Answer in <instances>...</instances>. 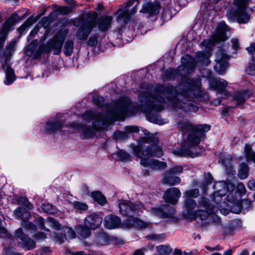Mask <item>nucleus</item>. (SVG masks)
<instances>
[{
  "instance_id": "1",
  "label": "nucleus",
  "mask_w": 255,
  "mask_h": 255,
  "mask_svg": "<svg viewBox=\"0 0 255 255\" xmlns=\"http://www.w3.org/2000/svg\"><path fill=\"white\" fill-rule=\"evenodd\" d=\"M172 89L165 90L160 86L154 95L148 92L142 93L139 96V100L145 102L146 104L142 107L140 111L147 114V120L156 124L163 125L165 123L161 117L153 114L154 111L159 112L163 109L165 105L177 109L184 108L185 104L182 103L179 99L173 96Z\"/></svg>"
},
{
  "instance_id": "2",
  "label": "nucleus",
  "mask_w": 255,
  "mask_h": 255,
  "mask_svg": "<svg viewBox=\"0 0 255 255\" xmlns=\"http://www.w3.org/2000/svg\"><path fill=\"white\" fill-rule=\"evenodd\" d=\"M235 185L229 182L220 181L216 182L214 185L215 189H217L213 196L212 200L216 203V205L210 204L207 202L206 199H204V204L203 206L206 208V210H201L198 215L202 220H205L208 216L215 212L218 209H220L222 212L221 208L222 204L226 205L224 202H221L223 197L227 194L226 197L227 200L228 202H233L235 201L234 198L233 197V194L235 190ZM225 206L228 207V205Z\"/></svg>"
},
{
  "instance_id": "3",
  "label": "nucleus",
  "mask_w": 255,
  "mask_h": 255,
  "mask_svg": "<svg viewBox=\"0 0 255 255\" xmlns=\"http://www.w3.org/2000/svg\"><path fill=\"white\" fill-rule=\"evenodd\" d=\"M230 36V32L228 26L224 22H221L216 29V32L213 35L210 39L205 40L201 45L205 48V51L198 52L196 54V59H190L187 66L193 68L196 63H201L203 65H208L210 61L209 60L211 54L212 45L213 43L224 41Z\"/></svg>"
},
{
  "instance_id": "4",
  "label": "nucleus",
  "mask_w": 255,
  "mask_h": 255,
  "mask_svg": "<svg viewBox=\"0 0 255 255\" xmlns=\"http://www.w3.org/2000/svg\"><path fill=\"white\" fill-rule=\"evenodd\" d=\"M119 207L122 215L131 217V219L127 220L122 224L123 228L136 227L144 229L151 227L150 222H145L138 218L132 217L135 214H139L140 212H142L144 208L140 203L133 205L129 201L124 200L119 203Z\"/></svg>"
},
{
  "instance_id": "5",
  "label": "nucleus",
  "mask_w": 255,
  "mask_h": 255,
  "mask_svg": "<svg viewBox=\"0 0 255 255\" xmlns=\"http://www.w3.org/2000/svg\"><path fill=\"white\" fill-rule=\"evenodd\" d=\"M143 147L139 144L138 146H133V153L140 158L141 165L153 169H163L166 167V163L156 160L150 159L152 156H160L162 154L161 149L158 147L152 146L143 150Z\"/></svg>"
},
{
  "instance_id": "6",
  "label": "nucleus",
  "mask_w": 255,
  "mask_h": 255,
  "mask_svg": "<svg viewBox=\"0 0 255 255\" xmlns=\"http://www.w3.org/2000/svg\"><path fill=\"white\" fill-rule=\"evenodd\" d=\"M179 126L183 131L191 132L188 135L186 145L184 146V148L187 146V154L189 155L191 147L197 145L203 137L204 133L209 131L210 128V126L208 125L193 126L189 123L180 124Z\"/></svg>"
},
{
  "instance_id": "7",
  "label": "nucleus",
  "mask_w": 255,
  "mask_h": 255,
  "mask_svg": "<svg viewBox=\"0 0 255 255\" xmlns=\"http://www.w3.org/2000/svg\"><path fill=\"white\" fill-rule=\"evenodd\" d=\"M96 12H89L86 14V18L83 21L81 27L78 29L77 37L80 40H86L89 34L96 24V19L97 17Z\"/></svg>"
},
{
  "instance_id": "8",
  "label": "nucleus",
  "mask_w": 255,
  "mask_h": 255,
  "mask_svg": "<svg viewBox=\"0 0 255 255\" xmlns=\"http://www.w3.org/2000/svg\"><path fill=\"white\" fill-rule=\"evenodd\" d=\"M249 0H234L232 12L239 23H246L250 20V15L246 12Z\"/></svg>"
},
{
  "instance_id": "9",
  "label": "nucleus",
  "mask_w": 255,
  "mask_h": 255,
  "mask_svg": "<svg viewBox=\"0 0 255 255\" xmlns=\"http://www.w3.org/2000/svg\"><path fill=\"white\" fill-rule=\"evenodd\" d=\"M130 101L127 97L120 98L116 104L114 111L112 114V120L118 121L123 120L128 116V111L130 108Z\"/></svg>"
},
{
  "instance_id": "10",
  "label": "nucleus",
  "mask_w": 255,
  "mask_h": 255,
  "mask_svg": "<svg viewBox=\"0 0 255 255\" xmlns=\"http://www.w3.org/2000/svg\"><path fill=\"white\" fill-rule=\"evenodd\" d=\"M199 194V191L198 189H193L186 191L184 195V203L188 208L187 216L191 219H195L197 216H199L198 214L201 211H199L197 213L193 212V214L191 213L192 209L196 205L192 198L197 197Z\"/></svg>"
},
{
  "instance_id": "11",
  "label": "nucleus",
  "mask_w": 255,
  "mask_h": 255,
  "mask_svg": "<svg viewBox=\"0 0 255 255\" xmlns=\"http://www.w3.org/2000/svg\"><path fill=\"white\" fill-rule=\"evenodd\" d=\"M66 30L59 31L49 43V48L54 50V54H58L61 51L64 40L67 34Z\"/></svg>"
},
{
  "instance_id": "12",
  "label": "nucleus",
  "mask_w": 255,
  "mask_h": 255,
  "mask_svg": "<svg viewBox=\"0 0 255 255\" xmlns=\"http://www.w3.org/2000/svg\"><path fill=\"white\" fill-rule=\"evenodd\" d=\"M58 232L55 235H51V237L54 241L59 243H63L66 239H72L75 238L76 234L75 232L69 227L61 228L59 230H57Z\"/></svg>"
},
{
  "instance_id": "13",
  "label": "nucleus",
  "mask_w": 255,
  "mask_h": 255,
  "mask_svg": "<svg viewBox=\"0 0 255 255\" xmlns=\"http://www.w3.org/2000/svg\"><path fill=\"white\" fill-rule=\"evenodd\" d=\"M15 236L19 241L18 244L20 246L26 250H30L35 248L36 244L35 242L29 238H27L24 235L22 229H18L15 232Z\"/></svg>"
},
{
  "instance_id": "14",
  "label": "nucleus",
  "mask_w": 255,
  "mask_h": 255,
  "mask_svg": "<svg viewBox=\"0 0 255 255\" xmlns=\"http://www.w3.org/2000/svg\"><path fill=\"white\" fill-rule=\"evenodd\" d=\"M138 4V0H129L127 3L128 6H133L130 13H129L127 9L120 10L117 17L118 20L120 22L121 20L123 19L125 23H127L129 20L130 16L136 12L137 6Z\"/></svg>"
},
{
  "instance_id": "15",
  "label": "nucleus",
  "mask_w": 255,
  "mask_h": 255,
  "mask_svg": "<svg viewBox=\"0 0 255 255\" xmlns=\"http://www.w3.org/2000/svg\"><path fill=\"white\" fill-rule=\"evenodd\" d=\"M228 56L222 52L217 54L214 68L219 74L222 75L225 72L228 67Z\"/></svg>"
},
{
  "instance_id": "16",
  "label": "nucleus",
  "mask_w": 255,
  "mask_h": 255,
  "mask_svg": "<svg viewBox=\"0 0 255 255\" xmlns=\"http://www.w3.org/2000/svg\"><path fill=\"white\" fill-rule=\"evenodd\" d=\"M211 87L215 89L218 93V94H221V97L226 98L229 96V93L225 89L227 86V82L224 79H211L209 81Z\"/></svg>"
},
{
  "instance_id": "17",
  "label": "nucleus",
  "mask_w": 255,
  "mask_h": 255,
  "mask_svg": "<svg viewBox=\"0 0 255 255\" xmlns=\"http://www.w3.org/2000/svg\"><path fill=\"white\" fill-rule=\"evenodd\" d=\"M35 223L39 228L47 232H49V230L45 227L44 224L55 230H59L60 229V224L56 220L51 217L47 218L45 221H44L43 218H38L35 220Z\"/></svg>"
},
{
  "instance_id": "18",
  "label": "nucleus",
  "mask_w": 255,
  "mask_h": 255,
  "mask_svg": "<svg viewBox=\"0 0 255 255\" xmlns=\"http://www.w3.org/2000/svg\"><path fill=\"white\" fill-rule=\"evenodd\" d=\"M102 221V218L97 214H91L86 217L84 225L92 230H95L100 226Z\"/></svg>"
},
{
  "instance_id": "19",
  "label": "nucleus",
  "mask_w": 255,
  "mask_h": 255,
  "mask_svg": "<svg viewBox=\"0 0 255 255\" xmlns=\"http://www.w3.org/2000/svg\"><path fill=\"white\" fill-rule=\"evenodd\" d=\"M180 196L181 193L179 189L171 188L165 192L163 197L166 202L174 204Z\"/></svg>"
},
{
  "instance_id": "20",
  "label": "nucleus",
  "mask_w": 255,
  "mask_h": 255,
  "mask_svg": "<svg viewBox=\"0 0 255 255\" xmlns=\"http://www.w3.org/2000/svg\"><path fill=\"white\" fill-rule=\"evenodd\" d=\"M160 6L158 2H148L143 5L140 12L148 14L150 16L156 15L159 11Z\"/></svg>"
},
{
  "instance_id": "21",
  "label": "nucleus",
  "mask_w": 255,
  "mask_h": 255,
  "mask_svg": "<svg viewBox=\"0 0 255 255\" xmlns=\"http://www.w3.org/2000/svg\"><path fill=\"white\" fill-rule=\"evenodd\" d=\"M104 224L106 228L109 229H115L120 226L123 228L122 227V224H121V220L117 216H107L105 218Z\"/></svg>"
},
{
  "instance_id": "22",
  "label": "nucleus",
  "mask_w": 255,
  "mask_h": 255,
  "mask_svg": "<svg viewBox=\"0 0 255 255\" xmlns=\"http://www.w3.org/2000/svg\"><path fill=\"white\" fill-rule=\"evenodd\" d=\"M113 18L111 16H103L97 21L99 30L105 31L110 28Z\"/></svg>"
},
{
  "instance_id": "23",
  "label": "nucleus",
  "mask_w": 255,
  "mask_h": 255,
  "mask_svg": "<svg viewBox=\"0 0 255 255\" xmlns=\"http://www.w3.org/2000/svg\"><path fill=\"white\" fill-rule=\"evenodd\" d=\"M161 208H153L151 209L152 214L160 219L162 218H166L170 214V212L168 210L167 206H163Z\"/></svg>"
},
{
  "instance_id": "24",
  "label": "nucleus",
  "mask_w": 255,
  "mask_h": 255,
  "mask_svg": "<svg viewBox=\"0 0 255 255\" xmlns=\"http://www.w3.org/2000/svg\"><path fill=\"white\" fill-rule=\"evenodd\" d=\"M91 229L89 227L78 225L77 227V232L78 235L83 238H87L91 234Z\"/></svg>"
},
{
  "instance_id": "25",
  "label": "nucleus",
  "mask_w": 255,
  "mask_h": 255,
  "mask_svg": "<svg viewBox=\"0 0 255 255\" xmlns=\"http://www.w3.org/2000/svg\"><path fill=\"white\" fill-rule=\"evenodd\" d=\"M251 94V91L245 90L239 92L235 95V99L238 104L243 103L246 99L249 98Z\"/></svg>"
},
{
  "instance_id": "26",
  "label": "nucleus",
  "mask_w": 255,
  "mask_h": 255,
  "mask_svg": "<svg viewBox=\"0 0 255 255\" xmlns=\"http://www.w3.org/2000/svg\"><path fill=\"white\" fill-rule=\"evenodd\" d=\"M15 80L14 70L10 67H7L5 74V80L4 83L6 85L11 84Z\"/></svg>"
},
{
  "instance_id": "27",
  "label": "nucleus",
  "mask_w": 255,
  "mask_h": 255,
  "mask_svg": "<svg viewBox=\"0 0 255 255\" xmlns=\"http://www.w3.org/2000/svg\"><path fill=\"white\" fill-rule=\"evenodd\" d=\"M18 17L17 14L12 15L4 23L2 32L12 29Z\"/></svg>"
},
{
  "instance_id": "28",
  "label": "nucleus",
  "mask_w": 255,
  "mask_h": 255,
  "mask_svg": "<svg viewBox=\"0 0 255 255\" xmlns=\"http://www.w3.org/2000/svg\"><path fill=\"white\" fill-rule=\"evenodd\" d=\"M84 117L87 120L95 119L98 123L101 122L102 124L104 123V120L100 114H96L91 111L86 112L84 115Z\"/></svg>"
},
{
  "instance_id": "29",
  "label": "nucleus",
  "mask_w": 255,
  "mask_h": 255,
  "mask_svg": "<svg viewBox=\"0 0 255 255\" xmlns=\"http://www.w3.org/2000/svg\"><path fill=\"white\" fill-rule=\"evenodd\" d=\"M14 214L23 220H28L30 217V213L23 208H18L14 211Z\"/></svg>"
},
{
  "instance_id": "30",
  "label": "nucleus",
  "mask_w": 255,
  "mask_h": 255,
  "mask_svg": "<svg viewBox=\"0 0 255 255\" xmlns=\"http://www.w3.org/2000/svg\"><path fill=\"white\" fill-rule=\"evenodd\" d=\"M110 239L108 235L104 232H101L97 235L96 242L99 245L108 244Z\"/></svg>"
},
{
  "instance_id": "31",
  "label": "nucleus",
  "mask_w": 255,
  "mask_h": 255,
  "mask_svg": "<svg viewBox=\"0 0 255 255\" xmlns=\"http://www.w3.org/2000/svg\"><path fill=\"white\" fill-rule=\"evenodd\" d=\"M245 154L247 161H253L255 163V152L252 151L251 146L250 144H246Z\"/></svg>"
},
{
  "instance_id": "32",
  "label": "nucleus",
  "mask_w": 255,
  "mask_h": 255,
  "mask_svg": "<svg viewBox=\"0 0 255 255\" xmlns=\"http://www.w3.org/2000/svg\"><path fill=\"white\" fill-rule=\"evenodd\" d=\"M92 197L93 199L101 205H104L106 203L105 197L99 191H95L92 193Z\"/></svg>"
},
{
  "instance_id": "33",
  "label": "nucleus",
  "mask_w": 255,
  "mask_h": 255,
  "mask_svg": "<svg viewBox=\"0 0 255 255\" xmlns=\"http://www.w3.org/2000/svg\"><path fill=\"white\" fill-rule=\"evenodd\" d=\"M238 175L242 179H245L248 177V167L247 164L244 163L240 165Z\"/></svg>"
},
{
  "instance_id": "34",
  "label": "nucleus",
  "mask_w": 255,
  "mask_h": 255,
  "mask_svg": "<svg viewBox=\"0 0 255 255\" xmlns=\"http://www.w3.org/2000/svg\"><path fill=\"white\" fill-rule=\"evenodd\" d=\"M156 251L160 255H168L172 252V249L167 246L160 245L156 247Z\"/></svg>"
},
{
  "instance_id": "35",
  "label": "nucleus",
  "mask_w": 255,
  "mask_h": 255,
  "mask_svg": "<svg viewBox=\"0 0 255 255\" xmlns=\"http://www.w3.org/2000/svg\"><path fill=\"white\" fill-rule=\"evenodd\" d=\"M41 208L43 212L50 214H54L57 211L56 207L50 203L43 204Z\"/></svg>"
},
{
  "instance_id": "36",
  "label": "nucleus",
  "mask_w": 255,
  "mask_h": 255,
  "mask_svg": "<svg viewBox=\"0 0 255 255\" xmlns=\"http://www.w3.org/2000/svg\"><path fill=\"white\" fill-rule=\"evenodd\" d=\"M62 128V125L59 122H49L46 124L45 128L48 130L54 131Z\"/></svg>"
},
{
  "instance_id": "37",
  "label": "nucleus",
  "mask_w": 255,
  "mask_h": 255,
  "mask_svg": "<svg viewBox=\"0 0 255 255\" xmlns=\"http://www.w3.org/2000/svg\"><path fill=\"white\" fill-rule=\"evenodd\" d=\"M74 43L72 40L66 41L64 47V52L67 56H70L73 52Z\"/></svg>"
},
{
  "instance_id": "38",
  "label": "nucleus",
  "mask_w": 255,
  "mask_h": 255,
  "mask_svg": "<svg viewBox=\"0 0 255 255\" xmlns=\"http://www.w3.org/2000/svg\"><path fill=\"white\" fill-rule=\"evenodd\" d=\"M165 179L166 180V182L171 185L179 184L181 182V179L179 177L172 176V174L170 176H168V174L166 173Z\"/></svg>"
},
{
  "instance_id": "39",
  "label": "nucleus",
  "mask_w": 255,
  "mask_h": 255,
  "mask_svg": "<svg viewBox=\"0 0 255 255\" xmlns=\"http://www.w3.org/2000/svg\"><path fill=\"white\" fill-rule=\"evenodd\" d=\"M117 155L118 156L119 159L120 160L128 161L131 160L130 155L123 150L119 151L117 153Z\"/></svg>"
},
{
  "instance_id": "40",
  "label": "nucleus",
  "mask_w": 255,
  "mask_h": 255,
  "mask_svg": "<svg viewBox=\"0 0 255 255\" xmlns=\"http://www.w3.org/2000/svg\"><path fill=\"white\" fill-rule=\"evenodd\" d=\"M72 205L74 208L77 210L83 211L88 209V205L83 202L74 201L73 202Z\"/></svg>"
},
{
  "instance_id": "41",
  "label": "nucleus",
  "mask_w": 255,
  "mask_h": 255,
  "mask_svg": "<svg viewBox=\"0 0 255 255\" xmlns=\"http://www.w3.org/2000/svg\"><path fill=\"white\" fill-rule=\"evenodd\" d=\"M114 138L117 140H123L128 137V134L125 132V130L117 131L114 133Z\"/></svg>"
},
{
  "instance_id": "42",
  "label": "nucleus",
  "mask_w": 255,
  "mask_h": 255,
  "mask_svg": "<svg viewBox=\"0 0 255 255\" xmlns=\"http://www.w3.org/2000/svg\"><path fill=\"white\" fill-rule=\"evenodd\" d=\"M183 168L180 166H173L170 171H168L166 174L168 176H170L173 174H178L182 172Z\"/></svg>"
},
{
  "instance_id": "43",
  "label": "nucleus",
  "mask_w": 255,
  "mask_h": 255,
  "mask_svg": "<svg viewBox=\"0 0 255 255\" xmlns=\"http://www.w3.org/2000/svg\"><path fill=\"white\" fill-rule=\"evenodd\" d=\"M124 130L128 136V134L129 133L138 132L139 131V128L137 127L129 126L126 127Z\"/></svg>"
},
{
  "instance_id": "44",
  "label": "nucleus",
  "mask_w": 255,
  "mask_h": 255,
  "mask_svg": "<svg viewBox=\"0 0 255 255\" xmlns=\"http://www.w3.org/2000/svg\"><path fill=\"white\" fill-rule=\"evenodd\" d=\"M72 6H62L58 9V11L62 14H66L69 13L72 9Z\"/></svg>"
},
{
  "instance_id": "45",
  "label": "nucleus",
  "mask_w": 255,
  "mask_h": 255,
  "mask_svg": "<svg viewBox=\"0 0 255 255\" xmlns=\"http://www.w3.org/2000/svg\"><path fill=\"white\" fill-rule=\"evenodd\" d=\"M246 73L250 75H255V65L253 64L248 66L246 69Z\"/></svg>"
},
{
  "instance_id": "46",
  "label": "nucleus",
  "mask_w": 255,
  "mask_h": 255,
  "mask_svg": "<svg viewBox=\"0 0 255 255\" xmlns=\"http://www.w3.org/2000/svg\"><path fill=\"white\" fill-rule=\"evenodd\" d=\"M5 252L6 255H21L18 253L15 252L12 248L8 247L5 248Z\"/></svg>"
},
{
  "instance_id": "47",
  "label": "nucleus",
  "mask_w": 255,
  "mask_h": 255,
  "mask_svg": "<svg viewBox=\"0 0 255 255\" xmlns=\"http://www.w3.org/2000/svg\"><path fill=\"white\" fill-rule=\"evenodd\" d=\"M232 47L234 49V51L233 52L234 53H236L237 50V48L239 47V41H238V40L237 39H236V38H233L232 39Z\"/></svg>"
},
{
  "instance_id": "48",
  "label": "nucleus",
  "mask_w": 255,
  "mask_h": 255,
  "mask_svg": "<svg viewBox=\"0 0 255 255\" xmlns=\"http://www.w3.org/2000/svg\"><path fill=\"white\" fill-rule=\"evenodd\" d=\"M147 238L149 239H154L155 240L160 241L165 238V236L164 235H154L151 236H148Z\"/></svg>"
},
{
  "instance_id": "49",
  "label": "nucleus",
  "mask_w": 255,
  "mask_h": 255,
  "mask_svg": "<svg viewBox=\"0 0 255 255\" xmlns=\"http://www.w3.org/2000/svg\"><path fill=\"white\" fill-rule=\"evenodd\" d=\"M33 237L37 240H44L46 238V235L43 233H39L33 236Z\"/></svg>"
},
{
  "instance_id": "50",
  "label": "nucleus",
  "mask_w": 255,
  "mask_h": 255,
  "mask_svg": "<svg viewBox=\"0 0 255 255\" xmlns=\"http://www.w3.org/2000/svg\"><path fill=\"white\" fill-rule=\"evenodd\" d=\"M24 226L26 229L28 230L35 231V226L30 222H26L24 224Z\"/></svg>"
},
{
  "instance_id": "51",
  "label": "nucleus",
  "mask_w": 255,
  "mask_h": 255,
  "mask_svg": "<svg viewBox=\"0 0 255 255\" xmlns=\"http://www.w3.org/2000/svg\"><path fill=\"white\" fill-rule=\"evenodd\" d=\"M97 43V39L95 36L92 37L90 38L88 41L89 45L93 46H95Z\"/></svg>"
},
{
  "instance_id": "52",
  "label": "nucleus",
  "mask_w": 255,
  "mask_h": 255,
  "mask_svg": "<svg viewBox=\"0 0 255 255\" xmlns=\"http://www.w3.org/2000/svg\"><path fill=\"white\" fill-rule=\"evenodd\" d=\"M22 202L23 205L29 209H31L33 208L32 205L26 199L22 198Z\"/></svg>"
},
{
  "instance_id": "53",
  "label": "nucleus",
  "mask_w": 255,
  "mask_h": 255,
  "mask_svg": "<svg viewBox=\"0 0 255 255\" xmlns=\"http://www.w3.org/2000/svg\"><path fill=\"white\" fill-rule=\"evenodd\" d=\"M248 187L252 190H255V180L252 179L250 180L248 183Z\"/></svg>"
},
{
  "instance_id": "54",
  "label": "nucleus",
  "mask_w": 255,
  "mask_h": 255,
  "mask_svg": "<svg viewBox=\"0 0 255 255\" xmlns=\"http://www.w3.org/2000/svg\"><path fill=\"white\" fill-rule=\"evenodd\" d=\"M246 49L248 51L249 54L255 52V43H252L250 46L246 48Z\"/></svg>"
},
{
  "instance_id": "55",
  "label": "nucleus",
  "mask_w": 255,
  "mask_h": 255,
  "mask_svg": "<svg viewBox=\"0 0 255 255\" xmlns=\"http://www.w3.org/2000/svg\"><path fill=\"white\" fill-rule=\"evenodd\" d=\"M211 75V72L209 69H206L203 72L202 76L205 78H210Z\"/></svg>"
},
{
  "instance_id": "56",
  "label": "nucleus",
  "mask_w": 255,
  "mask_h": 255,
  "mask_svg": "<svg viewBox=\"0 0 255 255\" xmlns=\"http://www.w3.org/2000/svg\"><path fill=\"white\" fill-rule=\"evenodd\" d=\"M35 21L36 19L34 18L33 17H29L25 22L26 26H30L31 24H32V23L34 22Z\"/></svg>"
},
{
  "instance_id": "57",
  "label": "nucleus",
  "mask_w": 255,
  "mask_h": 255,
  "mask_svg": "<svg viewBox=\"0 0 255 255\" xmlns=\"http://www.w3.org/2000/svg\"><path fill=\"white\" fill-rule=\"evenodd\" d=\"M72 255H85V253L82 251L76 252H70Z\"/></svg>"
},
{
  "instance_id": "58",
  "label": "nucleus",
  "mask_w": 255,
  "mask_h": 255,
  "mask_svg": "<svg viewBox=\"0 0 255 255\" xmlns=\"http://www.w3.org/2000/svg\"><path fill=\"white\" fill-rule=\"evenodd\" d=\"M38 31V29L36 27L34 28L30 33L29 36H33L35 35Z\"/></svg>"
},
{
  "instance_id": "59",
  "label": "nucleus",
  "mask_w": 255,
  "mask_h": 255,
  "mask_svg": "<svg viewBox=\"0 0 255 255\" xmlns=\"http://www.w3.org/2000/svg\"><path fill=\"white\" fill-rule=\"evenodd\" d=\"M66 2L68 3L69 4L71 5V6L74 7V5L75 4V1L74 0H64Z\"/></svg>"
},
{
  "instance_id": "60",
  "label": "nucleus",
  "mask_w": 255,
  "mask_h": 255,
  "mask_svg": "<svg viewBox=\"0 0 255 255\" xmlns=\"http://www.w3.org/2000/svg\"><path fill=\"white\" fill-rule=\"evenodd\" d=\"M173 255H182V253L179 250H175L173 253Z\"/></svg>"
},
{
  "instance_id": "61",
  "label": "nucleus",
  "mask_w": 255,
  "mask_h": 255,
  "mask_svg": "<svg viewBox=\"0 0 255 255\" xmlns=\"http://www.w3.org/2000/svg\"><path fill=\"white\" fill-rule=\"evenodd\" d=\"M232 252L233 251L231 249H228L223 254V255H231Z\"/></svg>"
},
{
  "instance_id": "62",
  "label": "nucleus",
  "mask_w": 255,
  "mask_h": 255,
  "mask_svg": "<svg viewBox=\"0 0 255 255\" xmlns=\"http://www.w3.org/2000/svg\"><path fill=\"white\" fill-rule=\"evenodd\" d=\"M133 255H144L141 250H138L135 252L134 254Z\"/></svg>"
},
{
  "instance_id": "63",
  "label": "nucleus",
  "mask_w": 255,
  "mask_h": 255,
  "mask_svg": "<svg viewBox=\"0 0 255 255\" xmlns=\"http://www.w3.org/2000/svg\"><path fill=\"white\" fill-rule=\"evenodd\" d=\"M252 57V60L255 61V51L250 54Z\"/></svg>"
},
{
  "instance_id": "64",
  "label": "nucleus",
  "mask_w": 255,
  "mask_h": 255,
  "mask_svg": "<svg viewBox=\"0 0 255 255\" xmlns=\"http://www.w3.org/2000/svg\"><path fill=\"white\" fill-rule=\"evenodd\" d=\"M239 255H249V253L247 250L242 251Z\"/></svg>"
}]
</instances>
